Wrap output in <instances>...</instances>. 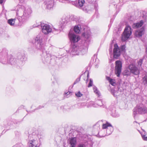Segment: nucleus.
I'll return each mask as SVG.
<instances>
[{
	"instance_id": "37998d69",
	"label": "nucleus",
	"mask_w": 147,
	"mask_h": 147,
	"mask_svg": "<svg viewBox=\"0 0 147 147\" xmlns=\"http://www.w3.org/2000/svg\"><path fill=\"white\" fill-rule=\"evenodd\" d=\"M78 147H85V145L84 144H80L79 146Z\"/></svg>"
},
{
	"instance_id": "72a5a7b5",
	"label": "nucleus",
	"mask_w": 147,
	"mask_h": 147,
	"mask_svg": "<svg viewBox=\"0 0 147 147\" xmlns=\"http://www.w3.org/2000/svg\"><path fill=\"white\" fill-rule=\"evenodd\" d=\"M97 104H96V105L97 106V105H98L99 106H101L102 105V100H98L97 102Z\"/></svg>"
},
{
	"instance_id": "9d476101",
	"label": "nucleus",
	"mask_w": 147,
	"mask_h": 147,
	"mask_svg": "<svg viewBox=\"0 0 147 147\" xmlns=\"http://www.w3.org/2000/svg\"><path fill=\"white\" fill-rule=\"evenodd\" d=\"M128 69L131 73L135 75H138L140 74V70L135 64L131 63L128 66Z\"/></svg>"
},
{
	"instance_id": "2eb2a0df",
	"label": "nucleus",
	"mask_w": 147,
	"mask_h": 147,
	"mask_svg": "<svg viewBox=\"0 0 147 147\" xmlns=\"http://www.w3.org/2000/svg\"><path fill=\"white\" fill-rule=\"evenodd\" d=\"M28 147H39V145L38 144V141L34 140H30L28 142Z\"/></svg>"
},
{
	"instance_id": "79ce46f5",
	"label": "nucleus",
	"mask_w": 147,
	"mask_h": 147,
	"mask_svg": "<svg viewBox=\"0 0 147 147\" xmlns=\"http://www.w3.org/2000/svg\"><path fill=\"white\" fill-rule=\"evenodd\" d=\"M4 2H5L4 0H0V4H2Z\"/></svg>"
},
{
	"instance_id": "8fccbe9b",
	"label": "nucleus",
	"mask_w": 147,
	"mask_h": 147,
	"mask_svg": "<svg viewBox=\"0 0 147 147\" xmlns=\"http://www.w3.org/2000/svg\"><path fill=\"white\" fill-rule=\"evenodd\" d=\"M34 135V133H33V134H32V135Z\"/></svg>"
},
{
	"instance_id": "6ab92c4d",
	"label": "nucleus",
	"mask_w": 147,
	"mask_h": 147,
	"mask_svg": "<svg viewBox=\"0 0 147 147\" xmlns=\"http://www.w3.org/2000/svg\"><path fill=\"white\" fill-rule=\"evenodd\" d=\"M69 21V20L68 17L66 16H63L62 18V20L61 22L63 26L67 24Z\"/></svg>"
},
{
	"instance_id": "f704fd0d",
	"label": "nucleus",
	"mask_w": 147,
	"mask_h": 147,
	"mask_svg": "<svg viewBox=\"0 0 147 147\" xmlns=\"http://www.w3.org/2000/svg\"><path fill=\"white\" fill-rule=\"evenodd\" d=\"M125 45H123L121 47V51L124 52L125 51Z\"/></svg>"
},
{
	"instance_id": "a18cd8bd",
	"label": "nucleus",
	"mask_w": 147,
	"mask_h": 147,
	"mask_svg": "<svg viewBox=\"0 0 147 147\" xmlns=\"http://www.w3.org/2000/svg\"><path fill=\"white\" fill-rule=\"evenodd\" d=\"M32 135L31 134L29 135L28 138L29 139H30V140L31 139V138L32 137Z\"/></svg>"
},
{
	"instance_id": "a878e982",
	"label": "nucleus",
	"mask_w": 147,
	"mask_h": 147,
	"mask_svg": "<svg viewBox=\"0 0 147 147\" xmlns=\"http://www.w3.org/2000/svg\"><path fill=\"white\" fill-rule=\"evenodd\" d=\"M80 25H78L77 26H75L74 27V32L76 33H79L80 31Z\"/></svg>"
},
{
	"instance_id": "39448f33",
	"label": "nucleus",
	"mask_w": 147,
	"mask_h": 147,
	"mask_svg": "<svg viewBox=\"0 0 147 147\" xmlns=\"http://www.w3.org/2000/svg\"><path fill=\"white\" fill-rule=\"evenodd\" d=\"M43 38V36L42 34H39L33 40L36 49L42 51L45 50V45L42 41Z\"/></svg>"
},
{
	"instance_id": "6e6552de",
	"label": "nucleus",
	"mask_w": 147,
	"mask_h": 147,
	"mask_svg": "<svg viewBox=\"0 0 147 147\" xmlns=\"http://www.w3.org/2000/svg\"><path fill=\"white\" fill-rule=\"evenodd\" d=\"M25 56L24 53H18L17 56V59L14 58V59H16V61L15 62L16 64L14 65H17L20 67V66L23 65V61H24Z\"/></svg>"
},
{
	"instance_id": "f3484780",
	"label": "nucleus",
	"mask_w": 147,
	"mask_h": 147,
	"mask_svg": "<svg viewBox=\"0 0 147 147\" xmlns=\"http://www.w3.org/2000/svg\"><path fill=\"white\" fill-rule=\"evenodd\" d=\"M70 147H75L76 144V140L75 138H71L68 140Z\"/></svg>"
},
{
	"instance_id": "0eeeda50",
	"label": "nucleus",
	"mask_w": 147,
	"mask_h": 147,
	"mask_svg": "<svg viewBox=\"0 0 147 147\" xmlns=\"http://www.w3.org/2000/svg\"><path fill=\"white\" fill-rule=\"evenodd\" d=\"M132 33L131 28L129 26H127L125 28L124 31L122 35L121 40L125 41L130 37Z\"/></svg>"
},
{
	"instance_id": "aec40b11",
	"label": "nucleus",
	"mask_w": 147,
	"mask_h": 147,
	"mask_svg": "<svg viewBox=\"0 0 147 147\" xmlns=\"http://www.w3.org/2000/svg\"><path fill=\"white\" fill-rule=\"evenodd\" d=\"M106 79L109 81L110 84L113 86H115L116 85V83L115 80L111 79L110 77L108 76L106 77Z\"/></svg>"
},
{
	"instance_id": "c03bdc74",
	"label": "nucleus",
	"mask_w": 147,
	"mask_h": 147,
	"mask_svg": "<svg viewBox=\"0 0 147 147\" xmlns=\"http://www.w3.org/2000/svg\"><path fill=\"white\" fill-rule=\"evenodd\" d=\"M90 35L89 34L88 35H87L86 36V35H85V37L86 38H88L90 37Z\"/></svg>"
},
{
	"instance_id": "412c9836",
	"label": "nucleus",
	"mask_w": 147,
	"mask_h": 147,
	"mask_svg": "<svg viewBox=\"0 0 147 147\" xmlns=\"http://www.w3.org/2000/svg\"><path fill=\"white\" fill-rule=\"evenodd\" d=\"M46 5L47 8L48 9H51L53 7V3L51 0L49 1L47 4L45 3Z\"/></svg>"
},
{
	"instance_id": "4468645a",
	"label": "nucleus",
	"mask_w": 147,
	"mask_h": 147,
	"mask_svg": "<svg viewBox=\"0 0 147 147\" xmlns=\"http://www.w3.org/2000/svg\"><path fill=\"white\" fill-rule=\"evenodd\" d=\"M77 1L78 2L76 5L77 7L82 9L83 11L86 13H90V10H87L86 9L82 7L85 3L84 0H77Z\"/></svg>"
},
{
	"instance_id": "4c0bfd02",
	"label": "nucleus",
	"mask_w": 147,
	"mask_h": 147,
	"mask_svg": "<svg viewBox=\"0 0 147 147\" xmlns=\"http://www.w3.org/2000/svg\"><path fill=\"white\" fill-rule=\"evenodd\" d=\"M59 1L62 3H65L66 2H68V0H59Z\"/></svg>"
},
{
	"instance_id": "5701e85b",
	"label": "nucleus",
	"mask_w": 147,
	"mask_h": 147,
	"mask_svg": "<svg viewBox=\"0 0 147 147\" xmlns=\"http://www.w3.org/2000/svg\"><path fill=\"white\" fill-rule=\"evenodd\" d=\"M16 20L15 19H10L7 21L8 23L11 26H14Z\"/></svg>"
},
{
	"instance_id": "bb28decb",
	"label": "nucleus",
	"mask_w": 147,
	"mask_h": 147,
	"mask_svg": "<svg viewBox=\"0 0 147 147\" xmlns=\"http://www.w3.org/2000/svg\"><path fill=\"white\" fill-rule=\"evenodd\" d=\"M96 105V104H94V102H91L87 105V106L88 108L92 106L94 107H97V106Z\"/></svg>"
},
{
	"instance_id": "9b49d317",
	"label": "nucleus",
	"mask_w": 147,
	"mask_h": 147,
	"mask_svg": "<svg viewBox=\"0 0 147 147\" xmlns=\"http://www.w3.org/2000/svg\"><path fill=\"white\" fill-rule=\"evenodd\" d=\"M41 27L42 32L47 34L52 31V29L50 26L47 24H41Z\"/></svg>"
},
{
	"instance_id": "f03ea898",
	"label": "nucleus",
	"mask_w": 147,
	"mask_h": 147,
	"mask_svg": "<svg viewBox=\"0 0 147 147\" xmlns=\"http://www.w3.org/2000/svg\"><path fill=\"white\" fill-rule=\"evenodd\" d=\"M32 11L30 8H26L23 11L20 8L16 12V14L19 16V19L23 22L27 20L30 16Z\"/></svg>"
},
{
	"instance_id": "2f4dec72",
	"label": "nucleus",
	"mask_w": 147,
	"mask_h": 147,
	"mask_svg": "<svg viewBox=\"0 0 147 147\" xmlns=\"http://www.w3.org/2000/svg\"><path fill=\"white\" fill-rule=\"evenodd\" d=\"M75 94L76 96L78 97H80L83 95V94H81L80 91L76 93Z\"/></svg>"
},
{
	"instance_id": "f8f14e48",
	"label": "nucleus",
	"mask_w": 147,
	"mask_h": 147,
	"mask_svg": "<svg viewBox=\"0 0 147 147\" xmlns=\"http://www.w3.org/2000/svg\"><path fill=\"white\" fill-rule=\"evenodd\" d=\"M69 37L71 43V45L74 44L75 42H78L80 39V37L78 36L71 33V32H70L69 34Z\"/></svg>"
},
{
	"instance_id": "ea45409f",
	"label": "nucleus",
	"mask_w": 147,
	"mask_h": 147,
	"mask_svg": "<svg viewBox=\"0 0 147 147\" xmlns=\"http://www.w3.org/2000/svg\"><path fill=\"white\" fill-rule=\"evenodd\" d=\"M98 61V59H96V61H95V62H94V64H95V67H96V68H98V65H97V64L96 65V64H96V61Z\"/></svg>"
},
{
	"instance_id": "ddd939ff",
	"label": "nucleus",
	"mask_w": 147,
	"mask_h": 147,
	"mask_svg": "<svg viewBox=\"0 0 147 147\" xmlns=\"http://www.w3.org/2000/svg\"><path fill=\"white\" fill-rule=\"evenodd\" d=\"M113 50V56L114 58L118 59L120 55V49L118 47L117 44H115L114 46Z\"/></svg>"
},
{
	"instance_id": "cd10ccee",
	"label": "nucleus",
	"mask_w": 147,
	"mask_h": 147,
	"mask_svg": "<svg viewBox=\"0 0 147 147\" xmlns=\"http://www.w3.org/2000/svg\"><path fill=\"white\" fill-rule=\"evenodd\" d=\"M143 83L144 85H147V75H145L143 78Z\"/></svg>"
},
{
	"instance_id": "4be33fe9",
	"label": "nucleus",
	"mask_w": 147,
	"mask_h": 147,
	"mask_svg": "<svg viewBox=\"0 0 147 147\" xmlns=\"http://www.w3.org/2000/svg\"><path fill=\"white\" fill-rule=\"evenodd\" d=\"M143 140L144 141H147V132L144 131L141 134Z\"/></svg>"
},
{
	"instance_id": "e433bc0d",
	"label": "nucleus",
	"mask_w": 147,
	"mask_h": 147,
	"mask_svg": "<svg viewBox=\"0 0 147 147\" xmlns=\"http://www.w3.org/2000/svg\"><path fill=\"white\" fill-rule=\"evenodd\" d=\"M88 2L90 3H94L96 0H87Z\"/></svg>"
},
{
	"instance_id": "c9c22d12",
	"label": "nucleus",
	"mask_w": 147,
	"mask_h": 147,
	"mask_svg": "<svg viewBox=\"0 0 147 147\" xmlns=\"http://www.w3.org/2000/svg\"><path fill=\"white\" fill-rule=\"evenodd\" d=\"M92 84H93L92 81V80L90 79V82H89V84L88 85V87H91V86H92Z\"/></svg>"
},
{
	"instance_id": "473e14b6",
	"label": "nucleus",
	"mask_w": 147,
	"mask_h": 147,
	"mask_svg": "<svg viewBox=\"0 0 147 147\" xmlns=\"http://www.w3.org/2000/svg\"><path fill=\"white\" fill-rule=\"evenodd\" d=\"M114 113L112 112V115L113 117H117L119 116V115H117L116 113V111H114Z\"/></svg>"
},
{
	"instance_id": "de8ad7c7",
	"label": "nucleus",
	"mask_w": 147,
	"mask_h": 147,
	"mask_svg": "<svg viewBox=\"0 0 147 147\" xmlns=\"http://www.w3.org/2000/svg\"><path fill=\"white\" fill-rule=\"evenodd\" d=\"M42 107H42H42H41V106H39V108H38V109H40L41 108H42Z\"/></svg>"
},
{
	"instance_id": "20e7f679",
	"label": "nucleus",
	"mask_w": 147,
	"mask_h": 147,
	"mask_svg": "<svg viewBox=\"0 0 147 147\" xmlns=\"http://www.w3.org/2000/svg\"><path fill=\"white\" fill-rule=\"evenodd\" d=\"M102 129L98 132V134L101 137L111 134L113 130V128L111 124L107 122L102 125Z\"/></svg>"
},
{
	"instance_id": "7c9ffc66",
	"label": "nucleus",
	"mask_w": 147,
	"mask_h": 147,
	"mask_svg": "<svg viewBox=\"0 0 147 147\" xmlns=\"http://www.w3.org/2000/svg\"><path fill=\"white\" fill-rule=\"evenodd\" d=\"M111 92L114 96L116 97L117 96V92L115 91L114 89H111Z\"/></svg>"
},
{
	"instance_id": "3c124183",
	"label": "nucleus",
	"mask_w": 147,
	"mask_h": 147,
	"mask_svg": "<svg viewBox=\"0 0 147 147\" xmlns=\"http://www.w3.org/2000/svg\"><path fill=\"white\" fill-rule=\"evenodd\" d=\"M68 92H67V93H66L65 94H68Z\"/></svg>"
},
{
	"instance_id": "49530a36",
	"label": "nucleus",
	"mask_w": 147,
	"mask_h": 147,
	"mask_svg": "<svg viewBox=\"0 0 147 147\" xmlns=\"http://www.w3.org/2000/svg\"><path fill=\"white\" fill-rule=\"evenodd\" d=\"M54 29L55 30V31H57L58 32L59 31V30H60V29H57L55 28H54Z\"/></svg>"
},
{
	"instance_id": "b1692460",
	"label": "nucleus",
	"mask_w": 147,
	"mask_h": 147,
	"mask_svg": "<svg viewBox=\"0 0 147 147\" xmlns=\"http://www.w3.org/2000/svg\"><path fill=\"white\" fill-rule=\"evenodd\" d=\"M131 73L129 70L126 69L124 71L123 74L124 76H130L131 75Z\"/></svg>"
},
{
	"instance_id": "58836bf2",
	"label": "nucleus",
	"mask_w": 147,
	"mask_h": 147,
	"mask_svg": "<svg viewBox=\"0 0 147 147\" xmlns=\"http://www.w3.org/2000/svg\"><path fill=\"white\" fill-rule=\"evenodd\" d=\"M80 78H77L76 80L74 82V84H76L78 82L80 81Z\"/></svg>"
},
{
	"instance_id": "423d86ee",
	"label": "nucleus",
	"mask_w": 147,
	"mask_h": 147,
	"mask_svg": "<svg viewBox=\"0 0 147 147\" xmlns=\"http://www.w3.org/2000/svg\"><path fill=\"white\" fill-rule=\"evenodd\" d=\"M147 112V108L144 105H137L133 110V114L135 117L137 114H144Z\"/></svg>"
},
{
	"instance_id": "dca6fc26",
	"label": "nucleus",
	"mask_w": 147,
	"mask_h": 147,
	"mask_svg": "<svg viewBox=\"0 0 147 147\" xmlns=\"http://www.w3.org/2000/svg\"><path fill=\"white\" fill-rule=\"evenodd\" d=\"M144 29L142 28L140 30L136 31L134 34L135 36L137 38L141 37L144 33Z\"/></svg>"
},
{
	"instance_id": "c756f323",
	"label": "nucleus",
	"mask_w": 147,
	"mask_h": 147,
	"mask_svg": "<svg viewBox=\"0 0 147 147\" xmlns=\"http://www.w3.org/2000/svg\"><path fill=\"white\" fill-rule=\"evenodd\" d=\"M143 59H140L137 62L138 66L139 68L142 66Z\"/></svg>"
},
{
	"instance_id": "1a4fd4ad",
	"label": "nucleus",
	"mask_w": 147,
	"mask_h": 147,
	"mask_svg": "<svg viewBox=\"0 0 147 147\" xmlns=\"http://www.w3.org/2000/svg\"><path fill=\"white\" fill-rule=\"evenodd\" d=\"M115 74L118 77H119L121 71L122 64L120 61L117 60L115 62Z\"/></svg>"
},
{
	"instance_id": "a19ab883",
	"label": "nucleus",
	"mask_w": 147,
	"mask_h": 147,
	"mask_svg": "<svg viewBox=\"0 0 147 147\" xmlns=\"http://www.w3.org/2000/svg\"><path fill=\"white\" fill-rule=\"evenodd\" d=\"M86 105V103L85 102L82 103L80 104V106H81V107H84V106Z\"/></svg>"
},
{
	"instance_id": "603ef678",
	"label": "nucleus",
	"mask_w": 147,
	"mask_h": 147,
	"mask_svg": "<svg viewBox=\"0 0 147 147\" xmlns=\"http://www.w3.org/2000/svg\"><path fill=\"white\" fill-rule=\"evenodd\" d=\"M45 56H46V55H45Z\"/></svg>"
},
{
	"instance_id": "09e8293b",
	"label": "nucleus",
	"mask_w": 147,
	"mask_h": 147,
	"mask_svg": "<svg viewBox=\"0 0 147 147\" xmlns=\"http://www.w3.org/2000/svg\"><path fill=\"white\" fill-rule=\"evenodd\" d=\"M137 123V122H136V121H134V123Z\"/></svg>"
},
{
	"instance_id": "a211bd4d",
	"label": "nucleus",
	"mask_w": 147,
	"mask_h": 147,
	"mask_svg": "<svg viewBox=\"0 0 147 147\" xmlns=\"http://www.w3.org/2000/svg\"><path fill=\"white\" fill-rule=\"evenodd\" d=\"M143 21L141 20L139 22L134 23L132 25V27L134 28H140L143 25Z\"/></svg>"
},
{
	"instance_id": "f257e3e1",
	"label": "nucleus",
	"mask_w": 147,
	"mask_h": 147,
	"mask_svg": "<svg viewBox=\"0 0 147 147\" xmlns=\"http://www.w3.org/2000/svg\"><path fill=\"white\" fill-rule=\"evenodd\" d=\"M8 51L6 49H3L0 52V62L4 64L16 65V59L11 55H8Z\"/></svg>"
},
{
	"instance_id": "7ed1b4c3",
	"label": "nucleus",
	"mask_w": 147,
	"mask_h": 147,
	"mask_svg": "<svg viewBox=\"0 0 147 147\" xmlns=\"http://www.w3.org/2000/svg\"><path fill=\"white\" fill-rule=\"evenodd\" d=\"M88 48V45L86 43H84V46L83 47L81 46L79 47L74 44L71 45V49H70V53L74 55H78L81 52L82 54H84L86 53Z\"/></svg>"
},
{
	"instance_id": "393cba45",
	"label": "nucleus",
	"mask_w": 147,
	"mask_h": 147,
	"mask_svg": "<svg viewBox=\"0 0 147 147\" xmlns=\"http://www.w3.org/2000/svg\"><path fill=\"white\" fill-rule=\"evenodd\" d=\"M50 56V55L49 54L47 55L46 54V56L44 57L42 59V60L46 62H48L49 60L51 59V57Z\"/></svg>"
},
{
	"instance_id": "c85d7f7f",
	"label": "nucleus",
	"mask_w": 147,
	"mask_h": 147,
	"mask_svg": "<svg viewBox=\"0 0 147 147\" xmlns=\"http://www.w3.org/2000/svg\"><path fill=\"white\" fill-rule=\"evenodd\" d=\"M93 89L94 90V92L96 94H97L98 96L100 95V93L99 91L97 89V88L95 86H94L93 87Z\"/></svg>"
}]
</instances>
